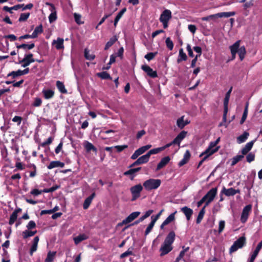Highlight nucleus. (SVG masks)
<instances>
[{
    "label": "nucleus",
    "mask_w": 262,
    "mask_h": 262,
    "mask_svg": "<svg viewBox=\"0 0 262 262\" xmlns=\"http://www.w3.org/2000/svg\"><path fill=\"white\" fill-rule=\"evenodd\" d=\"M161 181L160 179H150L143 183V186L148 191L156 189L161 185Z\"/></svg>",
    "instance_id": "obj_1"
},
{
    "label": "nucleus",
    "mask_w": 262,
    "mask_h": 262,
    "mask_svg": "<svg viewBox=\"0 0 262 262\" xmlns=\"http://www.w3.org/2000/svg\"><path fill=\"white\" fill-rule=\"evenodd\" d=\"M172 250V245L163 243V244L161 245V247L160 249V251L161 252L160 256H163L168 254Z\"/></svg>",
    "instance_id": "obj_8"
},
{
    "label": "nucleus",
    "mask_w": 262,
    "mask_h": 262,
    "mask_svg": "<svg viewBox=\"0 0 262 262\" xmlns=\"http://www.w3.org/2000/svg\"><path fill=\"white\" fill-rule=\"evenodd\" d=\"M205 207L206 206H204L200 211L196 220L197 224H200L202 221L205 213Z\"/></svg>",
    "instance_id": "obj_36"
},
{
    "label": "nucleus",
    "mask_w": 262,
    "mask_h": 262,
    "mask_svg": "<svg viewBox=\"0 0 262 262\" xmlns=\"http://www.w3.org/2000/svg\"><path fill=\"white\" fill-rule=\"evenodd\" d=\"M177 211L170 214L163 222L166 225L173 221L175 219V214Z\"/></svg>",
    "instance_id": "obj_41"
},
{
    "label": "nucleus",
    "mask_w": 262,
    "mask_h": 262,
    "mask_svg": "<svg viewBox=\"0 0 262 262\" xmlns=\"http://www.w3.org/2000/svg\"><path fill=\"white\" fill-rule=\"evenodd\" d=\"M216 187L211 189L203 197L206 200L205 206H207L214 199L217 193Z\"/></svg>",
    "instance_id": "obj_4"
},
{
    "label": "nucleus",
    "mask_w": 262,
    "mask_h": 262,
    "mask_svg": "<svg viewBox=\"0 0 262 262\" xmlns=\"http://www.w3.org/2000/svg\"><path fill=\"white\" fill-rule=\"evenodd\" d=\"M141 69L146 73L148 76L151 78H156L158 76L157 72L154 71L152 69L147 65H143Z\"/></svg>",
    "instance_id": "obj_9"
},
{
    "label": "nucleus",
    "mask_w": 262,
    "mask_h": 262,
    "mask_svg": "<svg viewBox=\"0 0 262 262\" xmlns=\"http://www.w3.org/2000/svg\"><path fill=\"white\" fill-rule=\"evenodd\" d=\"M35 47V44L34 43H32L31 44L28 45L23 43L20 45H17L16 46L17 49H23L25 50H31Z\"/></svg>",
    "instance_id": "obj_33"
},
{
    "label": "nucleus",
    "mask_w": 262,
    "mask_h": 262,
    "mask_svg": "<svg viewBox=\"0 0 262 262\" xmlns=\"http://www.w3.org/2000/svg\"><path fill=\"white\" fill-rule=\"evenodd\" d=\"M156 222V221H155V220L151 219V222L148 225V227H147V228L145 231V235H148L150 232V231H151L152 229L153 228Z\"/></svg>",
    "instance_id": "obj_46"
},
{
    "label": "nucleus",
    "mask_w": 262,
    "mask_h": 262,
    "mask_svg": "<svg viewBox=\"0 0 262 262\" xmlns=\"http://www.w3.org/2000/svg\"><path fill=\"white\" fill-rule=\"evenodd\" d=\"M151 146V145L148 144L140 147L134 152V153L132 155L130 158L132 160H135L137 159L138 157L144 154L146 151L150 148Z\"/></svg>",
    "instance_id": "obj_5"
},
{
    "label": "nucleus",
    "mask_w": 262,
    "mask_h": 262,
    "mask_svg": "<svg viewBox=\"0 0 262 262\" xmlns=\"http://www.w3.org/2000/svg\"><path fill=\"white\" fill-rule=\"evenodd\" d=\"M165 43H166L167 48L169 50H172L173 48V43L172 41L170 39V38L169 37H167L166 39Z\"/></svg>",
    "instance_id": "obj_54"
},
{
    "label": "nucleus",
    "mask_w": 262,
    "mask_h": 262,
    "mask_svg": "<svg viewBox=\"0 0 262 262\" xmlns=\"http://www.w3.org/2000/svg\"><path fill=\"white\" fill-rule=\"evenodd\" d=\"M217 18V14H212L206 17L202 18V20L203 21H209L210 20H215Z\"/></svg>",
    "instance_id": "obj_55"
},
{
    "label": "nucleus",
    "mask_w": 262,
    "mask_h": 262,
    "mask_svg": "<svg viewBox=\"0 0 262 262\" xmlns=\"http://www.w3.org/2000/svg\"><path fill=\"white\" fill-rule=\"evenodd\" d=\"M240 60H243L245 58L246 51L244 46L241 47L237 52Z\"/></svg>",
    "instance_id": "obj_40"
},
{
    "label": "nucleus",
    "mask_w": 262,
    "mask_h": 262,
    "mask_svg": "<svg viewBox=\"0 0 262 262\" xmlns=\"http://www.w3.org/2000/svg\"><path fill=\"white\" fill-rule=\"evenodd\" d=\"M133 248L132 247L128 248V250L126 252L122 253L120 255V258H124L128 256L133 255Z\"/></svg>",
    "instance_id": "obj_47"
},
{
    "label": "nucleus",
    "mask_w": 262,
    "mask_h": 262,
    "mask_svg": "<svg viewBox=\"0 0 262 262\" xmlns=\"http://www.w3.org/2000/svg\"><path fill=\"white\" fill-rule=\"evenodd\" d=\"M56 85L57 89L60 93L62 94L67 93V90L65 88L63 82L60 81H57Z\"/></svg>",
    "instance_id": "obj_30"
},
{
    "label": "nucleus",
    "mask_w": 262,
    "mask_h": 262,
    "mask_svg": "<svg viewBox=\"0 0 262 262\" xmlns=\"http://www.w3.org/2000/svg\"><path fill=\"white\" fill-rule=\"evenodd\" d=\"M162 151V149L161 148V147H158V148H154V149H152L151 150H150L147 153V154L148 155L149 157L150 158V156L151 155H154V154H157L161 151Z\"/></svg>",
    "instance_id": "obj_50"
},
{
    "label": "nucleus",
    "mask_w": 262,
    "mask_h": 262,
    "mask_svg": "<svg viewBox=\"0 0 262 262\" xmlns=\"http://www.w3.org/2000/svg\"><path fill=\"white\" fill-rule=\"evenodd\" d=\"M190 157V154L188 150H187L184 154L183 158L179 162L178 165L181 167L188 162Z\"/></svg>",
    "instance_id": "obj_24"
},
{
    "label": "nucleus",
    "mask_w": 262,
    "mask_h": 262,
    "mask_svg": "<svg viewBox=\"0 0 262 262\" xmlns=\"http://www.w3.org/2000/svg\"><path fill=\"white\" fill-rule=\"evenodd\" d=\"M255 140H252V141L247 143L245 145V146L242 149V150H241L242 155H243L244 156V155L247 154L249 152V151L252 148Z\"/></svg>",
    "instance_id": "obj_17"
},
{
    "label": "nucleus",
    "mask_w": 262,
    "mask_h": 262,
    "mask_svg": "<svg viewBox=\"0 0 262 262\" xmlns=\"http://www.w3.org/2000/svg\"><path fill=\"white\" fill-rule=\"evenodd\" d=\"M39 237L35 236L33 241V244L31 246L30 251V254L31 255H33V253L37 250V245L39 242Z\"/></svg>",
    "instance_id": "obj_25"
},
{
    "label": "nucleus",
    "mask_w": 262,
    "mask_h": 262,
    "mask_svg": "<svg viewBox=\"0 0 262 262\" xmlns=\"http://www.w3.org/2000/svg\"><path fill=\"white\" fill-rule=\"evenodd\" d=\"M240 42V40H237L233 45L230 47V49L233 59L235 58L236 54L237 53L238 49H239Z\"/></svg>",
    "instance_id": "obj_12"
},
{
    "label": "nucleus",
    "mask_w": 262,
    "mask_h": 262,
    "mask_svg": "<svg viewBox=\"0 0 262 262\" xmlns=\"http://www.w3.org/2000/svg\"><path fill=\"white\" fill-rule=\"evenodd\" d=\"M84 57L86 59L92 60L95 58V56L94 54H90L89 51L85 49L84 50Z\"/></svg>",
    "instance_id": "obj_51"
},
{
    "label": "nucleus",
    "mask_w": 262,
    "mask_h": 262,
    "mask_svg": "<svg viewBox=\"0 0 262 262\" xmlns=\"http://www.w3.org/2000/svg\"><path fill=\"white\" fill-rule=\"evenodd\" d=\"M217 14V18L221 17H229L232 16H234L235 14L234 12H224L218 13Z\"/></svg>",
    "instance_id": "obj_31"
},
{
    "label": "nucleus",
    "mask_w": 262,
    "mask_h": 262,
    "mask_svg": "<svg viewBox=\"0 0 262 262\" xmlns=\"http://www.w3.org/2000/svg\"><path fill=\"white\" fill-rule=\"evenodd\" d=\"M17 5H20V8L22 9L23 11L26 10L27 9H31L33 7V5L32 3H29L26 5H25L24 4H18Z\"/></svg>",
    "instance_id": "obj_60"
},
{
    "label": "nucleus",
    "mask_w": 262,
    "mask_h": 262,
    "mask_svg": "<svg viewBox=\"0 0 262 262\" xmlns=\"http://www.w3.org/2000/svg\"><path fill=\"white\" fill-rule=\"evenodd\" d=\"M143 189V186L140 184L136 185L130 188V191L132 195V201H135L140 196V193Z\"/></svg>",
    "instance_id": "obj_3"
},
{
    "label": "nucleus",
    "mask_w": 262,
    "mask_h": 262,
    "mask_svg": "<svg viewBox=\"0 0 262 262\" xmlns=\"http://www.w3.org/2000/svg\"><path fill=\"white\" fill-rule=\"evenodd\" d=\"M176 234L173 231L170 232L166 237L164 243L172 245L175 239Z\"/></svg>",
    "instance_id": "obj_21"
},
{
    "label": "nucleus",
    "mask_w": 262,
    "mask_h": 262,
    "mask_svg": "<svg viewBox=\"0 0 262 262\" xmlns=\"http://www.w3.org/2000/svg\"><path fill=\"white\" fill-rule=\"evenodd\" d=\"M43 32L42 26V25H40L38 26H37L33 32L32 33V36L34 38H36L38 36V35L41 34Z\"/></svg>",
    "instance_id": "obj_35"
},
{
    "label": "nucleus",
    "mask_w": 262,
    "mask_h": 262,
    "mask_svg": "<svg viewBox=\"0 0 262 262\" xmlns=\"http://www.w3.org/2000/svg\"><path fill=\"white\" fill-rule=\"evenodd\" d=\"M153 212H154V211L152 210H148V211H147L145 212V213L144 214V215H143L141 217H140L139 220H138L137 221H135L132 225H137V224H139V223L142 222L145 219H146L148 217H149Z\"/></svg>",
    "instance_id": "obj_26"
},
{
    "label": "nucleus",
    "mask_w": 262,
    "mask_h": 262,
    "mask_svg": "<svg viewBox=\"0 0 262 262\" xmlns=\"http://www.w3.org/2000/svg\"><path fill=\"white\" fill-rule=\"evenodd\" d=\"M187 132L184 130L182 131L172 141L173 143H176L179 146L180 145L181 141L185 138Z\"/></svg>",
    "instance_id": "obj_13"
},
{
    "label": "nucleus",
    "mask_w": 262,
    "mask_h": 262,
    "mask_svg": "<svg viewBox=\"0 0 262 262\" xmlns=\"http://www.w3.org/2000/svg\"><path fill=\"white\" fill-rule=\"evenodd\" d=\"M149 160V157L147 153L141 156L139 158L137 159L136 161H135L130 166V167H133L139 165H141L143 164L146 163L148 162Z\"/></svg>",
    "instance_id": "obj_6"
},
{
    "label": "nucleus",
    "mask_w": 262,
    "mask_h": 262,
    "mask_svg": "<svg viewBox=\"0 0 262 262\" xmlns=\"http://www.w3.org/2000/svg\"><path fill=\"white\" fill-rule=\"evenodd\" d=\"M43 97L46 99H50L52 98L54 95V91L50 89H43L42 91Z\"/></svg>",
    "instance_id": "obj_23"
},
{
    "label": "nucleus",
    "mask_w": 262,
    "mask_h": 262,
    "mask_svg": "<svg viewBox=\"0 0 262 262\" xmlns=\"http://www.w3.org/2000/svg\"><path fill=\"white\" fill-rule=\"evenodd\" d=\"M244 156L242 155H237V156L234 157L232 159V161H231V166L235 165L237 162L241 161L244 158Z\"/></svg>",
    "instance_id": "obj_43"
},
{
    "label": "nucleus",
    "mask_w": 262,
    "mask_h": 262,
    "mask_svg": "<svg viewBox=\"0 0 262 262\" xmlns=\"http://www.w3.org/2000/svg\"><path fill=\"white\" fill-rule=\"evenodd\" d=\"M184 119V116H183L179 118L177 121V125L180 129H182L185 126Z\"/></svg>",
    "instance_id": "obj_45"
},
{
    "label": "nucleus",
    "mask_w": 262,
    "mask_h": 262,
    "mask_svg": "<svg viewBox=\"0 0 262 262\" xmlns=\"http://www.w3.org/2000/svg\"><path fill=\"white\" fill-rule=\"evenodd\" d=\"M20 5H15L12 7L4 6L3 9L5 11L9 12L10 13H12V10H17L19 9H20Z\"/></svg>",
    "instance_id": "obj_38"
},
{
    "label": "nucleus",
    "mask_w": 262,
    "mask_h": 262,
    "mask_svg": "<svg viewBox=\"0 0 262 262\" xmlns=\"http://www.w3.org/2000/svg\"><path fill=\"white\" fill-rule=\"evenodd\" d=\"M55 254L56 252H49L45 259V262H52L54 260Z\"/></svg>",
    "instance_id": "obj_44"
},
{
    "label": "nucleus",
    "mask_w": 262,
    "mask_h": 262,
    "mask_svg": "<svg viewBox=\"0 0 262 262\" xmlns=\"http://www.w3.org/2000/svg\"><path fill=\"white\" fill-rule=\"evenodd\" d=\"M126 9L125 8H124L118 13L114 20V25L115 27H116L118 21L121 18L123 14L126 12Z\"/></svg>",
    "instance_id": "obj_34"
},
{
    "label": "nucleus",
    "mask_w": 262,
    "mask_h": 262,
    "mask_svg": "<svg viewBox=\"0 0 262 262\" xmlns=\"http://www.w3.org/2000/svg\"><path fill=\"white\" fill-rule=\"evenodd\" d=\"M98 76L103 79H110L111 76L110 75L106 72H102L99 73H98Z\"/></svg>",
    "instance_id": "obj_57"
},
{
    "label": "nucleus",
    "mask_w": 262,
    "mask_h": 262,
    "mask_svg": "<svg viewBox=\"0 0 262 262\" xmlns=\"http://www.w3.org/2000/svg\"><path fill=\"white\" fill-rule=\"evenodd\" d=\"M171 18V12L168 9L164 10L161 13L159 20L160 21H169Z\"/></svg>",
    "instance_id": "obj_10"
},
{
    "label": "nucleus",
    "mask_w": 262,
    "mask_h": 262,
    "mask_svg": "<svg viewBox=\"0 0 262 262\" xmlns=\"http://www.w3.org/2000/svg\"><path fill=\"white\" fill-rule=\"evenodd\" d=\"M252 209V206L251 205H246L243 209L241 217V221L243 223H245L248 217V216L249 215V213L251 211Z\"/></svg>",
    "instance_id": "obj_7"
},
{
    "label": "nucleus",
    "mask_w": 262,
    "mask_h": 262,
    "mask_svg": "<svg viewBox=\"0 0 262 262\" xmlns=\"http://www.w3.org/2000/svg\"><path fill=\"white\" fill-rule=\"evenodd\" d=\"M141 167H140L134 168H131V169H129L128 170L125 171L124 174L125 176H128V175L133 176V178H134L135 176V173L140 171L141 170Z\"/></svg>",
    "instance_id": "obj_32"
},
{
    "label": "nucleus",
    "mask_w": 262,
    "mask_h": 262,
    "mask_svg": "<svg viewBox=\"0 0 262 262\" xmlns=\"http://www.w3.org/2000/svg\"><path fill=\"white\" fill-rule=\"evenodd\" d=\"M239 190H235L233 188H230L229 189H226L224 187L221 191V193H224L226 196H230L234 195L237 193H239Z\"/></svg>",
    "instance_id": "obj_14"
},
{
    "label": "nucleus",
    "mask_w": 262,
    "mask_h": 262,
    "mask_svg": "<svg viewBox=\"0 0 262 262\" xmlns=\"http://www.w3.org/2000/svg\"><path fill=\"white\" fill-rule=\"evenodd\" d=\"M170 160V158L169 156H166L163 158L161 160L160 162L158 163L156 168V170H159L160 169L165 166L168 163Z\"/></svg>",
    "instance_id": "obj_18"
},
{
    "label": "nucleus",
    "mask_w": 262,
    "mask_h": 262,
    "mask_svg": "<svg viewBox=\"0 0 262 262\" xmlns=\"http://www.w3.org/2000/svg\"><path fill=\"white\" fill-rule=\"evenodd\" d=\"M64 40L63 38L58 37L56 40H54L52 43V45H54L57 50H61L64 49L63 45Z\"/></svg>",
    "instance_id": "obj_15"
},
{
    "label": "nucleus",
    "mask_w": 262,
    "mask_h": 262,
    "mask_svg": "<svg viewBox=\"0 0 262 262\" xmlns=\"http://www.w3.org/2000/svg\"><path fill=\"white\" fill-rule=\"evenodd\" d=\"M187 59L186 54L184 52L182 48L179 50V56L177 59V62L180 63L182 61H185Z\"/></svg>",
    "instance_id": "obj_27"
},
{
    "label": "nucleus",
    "mask_w": 262,
    "mask_h": 262,
    "mask_svg": "<svg viewBox=\"0 0 262 262\" xmlns=\"http://www.w3.org/2000/svg\"><path fill=\"white\" fill-rule=\"evenodd\" d=\"M88 238V236L85 234H82L78 235L74 238V243L76 245H78L81 242Z\"/></svg>",
    "instance_id": "obj_29"
},
{
    "label": "nucleus",
    "mask_w": 262,
    "mask_h": 262,
    "mask_svg": "<svg viewBox=\"0 0 262 262\" xmlns=\"http://www.w3.org/2000/svg\"><path fill=\"white\" fill-rule=\"evenodd\" d=\"M232 90V87H231L228 91L226 93L225 97L224 100V103H228L230 99V94Z\"/></svg>",
    "instance_id": "obj_58"
},
{
    "label": "nucleus",
    "mask_w": 262,
    "mask_h": 262,
    "mask_svg": "<svg viewBox=\"0 0 262 262\" xmlns=\"http://www.w3.org/2000/svg\"><path fill=\"white\" fill-rule=\"evenodd\" d=\"M249 136V134L245 132L242 135L237 138V142L238 144H241L246 141Z\"/></svg>",
    "instance_id": "obj_28"
},
{
    "label": "nucleus",
    "mask_w": 262,
    "mask_h": 262,
    "mask_svg": "<svg viewBox=\"0 0 262 262\" xmlns=\"http://www.w3.org/2000/svg\"><path fill=\"white\" fill-rule=\"evenodd\" d=\"M140 214L139 211L132 212L125 219L123 220L122 223V224H127L130 223L135 219H136Z\"/></svg>",
    "instance_id": "obj_11"
},
{
    "label": "nucleus",
    "mask_w": 262,
    "mask_h": 262,
    "mask_svg": "<svg viewBox=\"0 0 262 262\" xmlns=\"http://www.w3.org/2000/svg\"><path fill=\"white\" fill-rule=\"evenodd\" d=\"M117 38L116 37H113L107 41L104 47V50H108L116 41Z\"/></svg>",
    "instance_id": "obj_42"
},
{
    "label": "nucleus",
    "mask_w": 262,
    "mask_h": 262,
    "mask_svg": "<svg viewBox=\"0 0 262 262\" xmlns=\"http://www.w3.org/2000/svg\"><path fill=\"white\" fill-rule=\"evenodd\" d=\"M29 230H26L23 232L22 234L23 236V238L26 239L29 237L33 236L36 233L37 231H29Z\"/></svg>",
    "instance_id": "obj_37"
},
{
    "label": "nucleus",
    "mask_w": 262,
    "mask_h": 262,
    "mask_svg": "<svg viewBox=\"0 0 262 262\" xmlns=\"http://www.w3.org/2000/svg\"><path fill=\"white\" fill-rule=\"evenodd\" d=\"M181 211L185 214L187 221H189L193 214V210L187 206L181 208Z\"/></svg>",
    "instance_id": "obj_16"
},
{
    "label": "nucleus",
    "mask_w": 262,
    "mask_h": 262,
    "mask_svg": "<svg viewBox=\"0 0 262 262\" xmlns=\"http://www.w3.org/2000/svg\"><path fill=\"white\" fill-rule=\"evenodd\" d=\"M84 147L87 152H90L91 150L94 151H97L96 148L91 143L88 141L85 142Z\"/></svg>",
    "instance_id": "obj_39"
},
{
    "label": "nucleus",
    "mask_w": 262,
    "mask_h": 262,
    "mask_svg": "<svg viewBox=\"0 0 262 262\" xmlns=\"http://www.w3.org/2000/svg\"><path fill=\"white\" fill-rule=\"evenodd\" d=\"M42 103V100L39 98H35L33 103H32V105L35 107H38L41 105Z\"/></svg>",
    "instance_id": "obj_62"
},
{
    "label": "nucleus",
    "mask_w": 262,
    "mask_h": 262,
    "mask_svg": "<svg viewBox=\"0 0 262 262\" xmlns=\"http://www.w3.org/2000/svg\"><path fill=\"white\" fill-rule=\"evenodd\" d=\"M57 18V13H51L49 16V20L50 23L55 21Z\"/></svg>",
    "instance_id": "obj_63"
},
{
    "label": "nucleus",
    "mask_w": 262,
    "mask_h": 262,
    "mask_svg": "<svg viewBox=\"0 0 262 262\" xmlns=\"http://www.w3.org/2000/svg\"><path fill=\"white\" fill-rule=\"evenodd\" d=\"M248 104L247 103L246 106L245 108L242 119L240 121L241 124H243L245 122V120L247 118V114H248Z\"/></svg>",
    "instance_id": "obj_52"
},
{
    "label": "nucleus",
    "mask_w": 262,
    "mask_h": 262,
    "mask_svg": "<svg viewBox=\"0 0 262 262\" xmlns=\"http://www.w3.org/2000/svg\"><path fill=\"white\" fill-rule=\"evenodd\" d=\"M215 152H216V149L213 150V151L211 152L210 154H208L207 155H203V156H204V157L203 158L202 160L199 163L198 168H199L203 164V163L208 158L209 156L213 154Z\"/></svg>",
    "instance_id": "obj_56"
},
{
    "label": "nucleus",
    "mask_w": 262,
    "mask_h": 262,
    "mask_svg": "<svg viewBox=\"0 0 262 262\" xmlns=\"http://www.w3.org/2000/svg\"><path fill=\"white\" fill-rule=\"evenodd\" d=\"M215 143L214 142H210L209 147L208 148L203 152H202L200 157H202L203 155H207L208 154H210L211 152L213 151L214 150L216 149V151L219 150V147H215Z\"/></svg>",
    "instance_id": "obj_20"
},
{
    "label": "nucleus",
    "mask_w": 262,
    "mask_h": 262,
    "mask_svg": "<svg viewBox=\"0 0 262 262\" xmlns=\"http://www.w3.org/2000/svg\"><path fill=\"white\" fill-rule=\"evenodd\" d=\"M255 159V155L253 152H250L246 156L247 161L249 163H250L254 160Z\"/></svg>",
    "instance_id": "obj_61"
},
{
    "label": "nucleus",
    "mask_w": 262,
    "mask_h": 262,
    "mask_svg": "<svg viewBox=\"0 0 262 262\" xmlns=\"http://www.w3.org/2000/svg\"><path fill=\"white\" fill-rule=\"evenodd\" d=\"M74 17L75 19V21H76V23L77 24L80 25V24H82L83 23V21H81V16L80 14L75 13L74 14Z\"/></svg>",
    "instance_id": "obj_59"
},
{
    "label": "nucleus",
    "mask_w": 262,
    "mask_h": 262,
    "mask_svg": "<svg viewBox=\"0 0 262 262\" xmlns=\"http://www.w3.org/2000/svg\"><path fill=\"white\" fill-rule=\"evenodd\" d=\"M21 208L16 209L10 215L9 224L12 225L16 221L17 218L18 213L21 211Z\"/></svg>",
    "instance_id": "obj_19"
},
{
    "label": "nucleus",
    "mask_w": 262,
    "mask_h": 262,
    "mask_svg": "<svg viewBox=\"0 0 262 262\" xmlns=\"http://www.w3.org/2000/svg\"><path fill=\"white\" fill-rule=\"evenodd\" d=\"M30 14V13H21L18 19V21L21 22L27 20V19L29 18Z\"/></svg>",
    "instance_id": "obj_53"
},
{
    "label": "nucleus",
    "mask_w": 262,
    "mask_h": 262,
    "mask_svg": "<svg viewBox=\"0 0 262 262\" xmlns=\"http://www.w3.org/2000/svg\"><path fill=\"white\" fill-rule=\"evenodd\" d=\"M157 54L158 52H150L146 54L144 56V58L146 59L148 61H150L154 59Z\"/></svg>",
    "instance_id": "obj_49"
},
{
    "label": "nucleus",
    "mask_w": 262,
    "mask_h": 262,
    "mask_svg": "<svg viewBox=\"0 0 262 262\" xmlns=\"http://www.w3.org/2000/svg\"><path fill=\"white\" fill-rule=\"evenodd\" d=\"M246 244V238L242 236L235 241L230 248V253L236 251L238 249L242 248Z\"/></svg>",
    "instance_id": "obj_2"
},
{
    "label": "nucleus",
    "mask_w": 262,
    "mask_h": 262,
    "mask_svg": "<svg viewBox=\"0 0 262 262\" xmlns=\"http://www.w3.org/2000/svg\"><path fill=\"white\" fill-rule=\"evenodd\" d=\"M64 163L59 161H53L50 162L47 168L49 169H51L55 167H63Z\"/></svg>",
    "instance_id": "obj_22"
},
{
    "label": "nucleus",
    "mask_w": 262,
    "mask_h": 262,
    "mask_svg": "<svg viewBox=\"0 0 262 262\" xmlns=\"http://www.w3.org/2000/svg\"><path fill=\"white\" fill-rule=\"evenodd\" d=\"M92 203V201L90 200V199H89L87 198L85 200L83 204V208L84 209H86L89 208L90 204Z\"/></svg>",
    "instance_id": "obj_64"
},
{
    "label": "nucleus",
    "mask_w": 262,
    "mask_h": 262,
    "mask_svg": "<svg viewBox=\"0 0 262 262\" xmlns=\"http://www.w3.org/2000/svg\"><path fill=\"white\" fill-rule=\"evenodd\" d=\"M21 75H22V74H21V70H18L16 71H12V72L9 73L7 75V76L8 77L12 76L13 77V78H15L16 77L19 76H21Z\"/></svg>",
    "instance_id": "obj_48"
}]
</instances>
